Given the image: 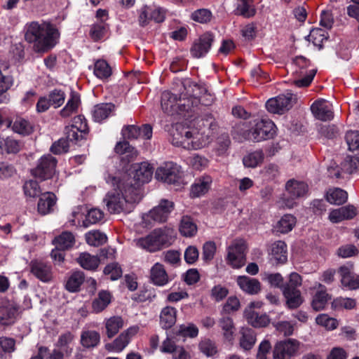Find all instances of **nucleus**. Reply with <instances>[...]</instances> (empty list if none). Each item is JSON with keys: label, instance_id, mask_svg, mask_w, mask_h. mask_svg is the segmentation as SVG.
I'll return each mask as SVG.
<instances>
[{"label": "nucleus", "instance_id": "nucleus-1", "mask_svg": "<svg viewBox=\"0 0 359 359\" xmlns=\"http://www.w3.org/2000/svg\"><path fill=\"white\" fill-rule=\"evenodd\" d=\"M107 184L114 187L104 198L110 213H129L133 211L137 201V190L131 184L121 183L116 177L108 174L105 177Z\"/></svg>", "mask_w": 359, "mask_h": 359}, {"label": "nucleus", "instance_id": "nucleus-2", "mask_svg": "<svg viewBox=\"0 0 359 359\" xmlns=\"http://www.w3.org/2000/svg\"><path fill=\"white\" fill-rule=\"evenodd\" d=\"M24 30L25 41L33 44V49L36 53H46L52 49L60 36L55 27L44 22H27Z\"/></svg>", "mask_w": 359, "mask_h": 359}, {"label": "nucleus", "instance_id": "nucleus-3", "mask_svg": "<svg viewBox=\"0 0 359 359\" xmlns=\"http://www.w3.org/2000/svg\"><path fill=\"white\" fill-rule=\"evenodd\" d=\"M89 132L87 121L82 115L75 116L71 123L65 128L66 139L61 138L54 142L50 147V151L54 154L66 153L69 149V142L76 143L85 139Z\"/></svg>", "mask_w": 359, "mask_h": 359}, {"label": "nucleus", "instance_id": "nucleus-4", "mask_svg": "<svg viewBox=\"0 0 359 359\" xmlns=\"http://www.w3.org/2000/svg\"><path fill=\"white\" fill-rule=\"evenodd\" d=\"M171 143L186 149H199L206 144V140L198 132L192 131L182 124H176L171 132Z\"/></svg>", "mask_w": 359, "mask_h": 359}, {"label": "nucleus", "instance_id": "nucleus-5", "mask_svg": "<svg viewBox=\"0 0 359 359\" xmlns=\"http://www.w3.org/2000/svg\"><path fill=\"white\" fill-rule=\"evenodd\" d=\"M244 123L240 124L238 128L233 129V133H240L238 140L242 139L261 142L272 138L275 133V124L269 119H261L257 121L251 130H243Z\"/></svg>", "mask_w": 359, "mask_h": 359}, {"label": "nucleus", "instance_id": "nucleus-6", "mask_svg": "<svg viewBox=\"0 0 359 359\" xmlns=\"http://www.w3.org/2000/svg\"><path fill=\"white\" fill-rule=\"evenodd\" d=\"M301 285V276L297 273L292 272L289 276L288 282L283 287V294L286 299V305L290 309L299 307L304 302L301 292L298 289Z\"/></svg>", "mask_w": 359, "mask_h": 359}, {"label": "nucleus", "instance_id": "nucleus-7", "mask_svg": "<svg viewBox=\"0 0 359 359\" xmlns=\"http://www.w3.org/2000/svg\"><path fill=\"white\" fill-rule=\"evenodd\" d=\"M174 209V203L167 199L161 200L159 204L142 216L144 226L153 225L152 222H165Z\"/></svg>", "mask_w": 359, "mask_h": 359}, {"label": "nucleus", "instance_id": "nucleus-8", "mask_svg": "<svg viewBox=\"0 0 359 359\" xmlns=\"http://www.w3.org/2000/svg\"><path fill=\"white\" fill-rule=\"evenodd\" d=\"M155 177L158 181L179 186L182 182L181 167L173 162H166L156 170Z\"/></svg>", "mask_w": 359, "mask_h": 359}, {"label": "nucleus", "instance_id": "nucleus-9", "mask_svg": "<svg viewBox=\"0 0 359 359\" xmlns=\"http://www.w3.org/2000/svg\"><path fill=\"white\" fill-rule=\"evenodd\" d=\"M57 160L50 154L41 156L36 164V166L32 170V174L36 178L46 180L51 178L55 172Z\"/></svg>", "mask_w": 359, "mask_h": 359}, {"label": "nucleus", "instance_id": "nucleus-10", "mask_svg": "<svg viewBox=\"0 0 359 359\" xmlns=\"http://www.w3.org/2000/svg\"><path fill=\"white\" fill-rule=\"evenodd\" d=\"M293 102V95L291 93H287L268 100L266 102V108L271 113L281 114L291 109Z\"/></svg>", "mask_w": 359, "mask_h": 359}, {"label": "nucleus", "instance_id": "nucleus-11", "mask_svg": "<svg viewBox=\"0 0 359 359\" xmlns=\"http://www.w3.org/2000/svg\"><path fill=\"white\" fill-rule=\"evenodd\" d=\"M245 245L242 240H236L228 248L227 261L233 268L239 269L245 264Z\"/></svg>", "mask_w": 359, "mask_h": 359}, {"label": "nucleus", "instance_id": "nucleus-12", "mask_svg": "<svg viewBox=\"0 0 359 359\" xmlns=\"http://www.w3.org/2000/svg\"><path fill=\"white\" fill-rule=\"evenodd\" d=\"M299 347V342L294 339H288L278 342L273 350V359H290L294 355Z\"/></svg>", "mask_w": 359, "mask_h": 359}, {"label": "nucleus", "instance_id": "nucleus-13", "mask_svg": "<svg viewBox=\"0 0 359 359\" xmlns=\"http://www.w3.org/2000/svg\"><path fill=\"white\" fill-rule=\"evenodd\" d=\"M214 41V36L210 32L202 34L196 40L190 50L191 55L195 58L204 57L210 50Z\"/></svg>", "mask_w": 359, "mask_h": 359}, {"label": "nucleus", "instance_id": "nucleus-14", "mask_svg": "<svg viewBox=\"0 0 359 359\" xmlns=\"http://www.w3.org/2000/svg\"><path fill=\"white\" fill-rule=\"evenodd\" d=\"M19 307L14 302H6L0 306V325L14 324L19 315Z\"/></svg>", "mask_w": 359, "mask_h": 359}, {"label": "nucleus", "instance_id": "nucleus-15", "mask_svg": "<svg viewBox=\"0 0 359 359\" xmlns=\"http://www.w3.org/2000/svg\"><path fill=\"white\" fill-rule=\"evenodd\" d=\"M338 273L344 287L351 290L359 288V275L354 273L351 267L341 266L339 267Z\"/></svg>", "mask_w": 359, "mask_h": 359}, {"label": "nucleus", "instance_id": "nucleus-16", "mask_svg": "<svg viewBox=\"0 0 359 359\" xmlns=\"http://www.w3.org/2000/svg\"><path fill=\"white\" fill-rule=\"evenodd\" d=\"M313 116L323 121H330L334 117L332 105L324 100L314 102L311 106Z\"/></svg>", "mask_w": 359, "mask_h": 359}, {"label": "nucleus", "instance_id": "nucleus-17", "mask_svg": "<svg viewBox=\"0 0 359 359\" xmlns=\"http://www.w3.org/2000/svg\"><path fill=\"white\" fill-rule=\"evenodd\" d=\"M255 303H251L244 311L245 317L249 324L254 327H266L270 323V319L266 313H260L254 310Z\"/></svg>", "mask_w": 359, "mask_h": 359}, {"label": "nucleus", "instance_id": "nucleus-18", "mask_svg": "<svg viewBox=\"0 0 359 359\" xmlns=\"http://www.w3.org/2000/svg\"><path fill=\"white\" fill-rule=\"evenodd\" d=\"M31 273L42 282L48 283L53 278L50 265L40 260H32L30 262Z\"/></svg>", "mask_w": 359, "mask_h": 359}, {"label": "nucleus", "instance_id": "nucleus-19", "mask_svg": "<svg viewBox=\"0 0 359 359\" xmlns=\"http://www.w3.org/2000/svg\"><path fill=\"white\" fill-rule=\"evenodd\" d=\"M152 232L160 249L163 246L171 245L176 238V233L174 229L168 226L156 229Z\"/></svg>", "mask_w": 359, "mask_h": 359}, {"label": "nucleus", "instance_id": "nucleus-20", "mask_svg": "<svg viewBox=\"0 0 359 359\" xmlns=\"http://www.w3.org/2000/svg\"><path fill=\"white\" fill-rule=\"evenodd\" d=\"M56 203V196L51 192H46L41 194L38 205V212L41 215H46L53 210Z\"/></svg>", "mask_w": 359, "mask_h": 359}, {"label": "nucleus", "instance_id": "nucleus-21", "mask_svg": "<svg viewBox=\"0 0 359 359\" xmlns=\"http://www.w3.org/2000/svg\"><path fill=\"white\" fill-rule=\"evenodd\" d=\"M236 282L240 288L249 294H257L261 290L260 283L255 278L246 276H238Z\"/></svg>", "mask_w": 359, "mask_h": 359}, {"label": "nucleus", "instance_id": "nucleus-22", "mask_svg": "<svg viewBox=\"0 0 359 359\" xmlns=\"http://www.w3.org/2000/svg\"><path fill=\"white\" fill-rule=\"evenodd\" d=\"M287 194L292 198H297L304 196L307 191L308 186L303 182L295 180H290L285 184Z\"/></svg>", "mask_w": 359, "mask_h": 359}, {"label": "nucleus", "instance_id": "nucleus-23", "mask_svg": "<svg viewBox=\"0 0 359 359\" xmlns=\"http://www.w3.org/2000/svg\"><path fill=\"white\" fill-rule=\"evenodd\" d=\"M151 282L158 286H163L168 283L169 277L163 266L160 263H156L150 270Z\"/></svg>", "mask_w": 359, "mask_h": 359}, {"label": "nucleus", "instance_id": "nucleus-24", "mask_svg": "<svg viewBox=\"0 0 359 359\" xmlns=\"http://www.w3.org/2000/svg\"><path fill=\"white\" fill-rule=\"evenodd\" d=\"M254 0H236L234 13L245 18H250L256 14Z\"/></svg>", "mask_w": 359, "mask_h": 359}, {"label": "nucleus", "instance_id": "nucleus-25", "mask_svg": "<svg viewBox=\"0 0 359 359\" xmlns=\"http://www.w3.org/2000/svg\"><path fill=\"white\" fill-rule=\"evenodd\" d=\"M177 309L167 306L160 313V325L164 330L171 328L176 323Z\"/></svg>", "mask_w": 359, "mask_h": 359}, {"label": "nucleus", "instance_id": "nucleus-26", "mask_svg": "<svg viewBox=\"0 0 359 359\" xmlns=\"http://www.w3.org/2000/svg\"><path fill=\"white\" fill-rule=\"evenodd\" d=\"M270 255L271 259H274L277 264L285 263L287 260V251L285 242L278 241L272 244Z\"/></svg>", "mask_w": 359, "mask_h": 359}, {"label": "nucleus", "instance_id": "nucleus-27", "mask_svg": "<svg viewBox=\"0 0 359 359\" xmlns=\"http://www.w3.org/2000/svg\"><path fill=\"white\" fill-rule=\"evenodd\" d=\"M115 106L111 103H101L95 105L92 111L93 118L100 123L107 118L114 110Z\"/></svg>", "mask_w": 359, "mask_h": 359}, {"label": "nucleus", "instance_id": "nucleus-28", "mask_svg": "<svg viewBox=\"0 0 359 359\" xmlns=\"http://www.w3.org/2000/svg\"><path fill=\"white\" fill-rule=\"evenodd\" d=\"M133 242L137 247L149 252H154L161 250L152 231L147 236L135 239Z\"/></svg>", "mask_w": 359, "mask_h": 359}, {"label": "nucleus", "instance_id": "nucleus-29", "mask_svg": "<svg viewBox=\"0 0 359 359\" xmlns=\"http://www.w3.org/2000/svg\"><path fill=\"white\" fill-rule=\"evenodd\" d=\"M153 168L147 162H142L135 168L134 178L139 183H147L152 177Z\"/></svg>", "mask_w": 359, "mask_h": 359}, {"label": "nucleus", "instance_id": "nucleus-30", "mask_svg": "<svg viewBox=\"0 0 359 359\" xmlns=\"http://www.w3.org/2000/svg\"><path fill=\"white\" fill-rule=\"evenodd\" d=\"M79 265L86 270L95 271L98 267L100 260L97 256L88 252H82L76 259Z\"/></svg>", "mask_w": 359, "mask_h": 359}, {"label": "nucleus", "instance_id": "nucleus-31", "mask_svg": "<svg viewBox=\"0 0 359 359\" xmlns=\"http://www.w3.org/2000/svg\"><path fill=\"white\" fill-rule=\"evenodd\" d=\"M111 295L109 292L101 290L99 292L97 297L92 303V309L94 313H98L104 310L111 303Z\"/></svg>", "mask_w": 359, "mask_h": 359}, {"label": "nucleus", "instance_id": "nucleus-32", "mask_svg": "<svg viewBox=\"0 0 359 359\" xmlns=\"http://www.w3.org/2000/svg\"><path fill=\"white\" fill-rule=\"evenodd\" d=\"M212 182L210 176H204L196 180L191 186V194L193 197H199L205 194L210 189Z\"/></svg>", "mask_w": 359, "mask_h": 359}, {"label": "nucleus", "instance_id": "nucleus-33", "mask_svg": "<svg viewBox=\"0 0 359 359\" xmlns=\"http://www.w3.org/2000/svg\"><path fill=\"white\" fill-rule=\"evenodd\" d=\"M75 243V238L72 233L64 231L53 240L55 248L59 250H68Z\"/></svg>", "mask_w": 359, "mask_h": 359}, {"label": "nucleus", "instance_id": "nucleus-34", "mask_svg": "<svg viewBox=\"0 0 359 359\" xmlns=\"http://www.w3.org/2000/svg\"><path fill=\"white\" fill-rule=\"evenodd\" d=\"M80 103V96L75 92L71 93L70 98L66 105L60 110V114L62 117L67 118L75 113Z\"/></svg>", "mask_w": 359, "mask_h": 359}, {"label": "nucleus", "instance_id": "nucleus-35", "mask_svg": "<svg viewBox=\"0 0 359 359\" xmlns=\"http://www.w3.org/2000/svg\"><path fill=\"white\" fill-rule=\"evenodd\" d=\"M241 334L240 346L244 350H250L256 341L255 331L249 327H242Z\"/></svg>", "mask_w": 359, "mask_h": 359}, {"label": "nucleus", "instance_id": "nucleus-36", "mask_svg": "<svg viewBox=\"0 0 359 359\" xmlns=\"http://www.w3.org/2000/svg\"><path fill=\"white\" fill-rule=\"evenodd\" d=\"M124 321L121 316H114L105 321V327L107 335L109 338H112L123 327Z\"/></svg>", "mask_w": 359, "mask_h": 359}, {"label": "nucleus", "instance_id": "nucleus-37", "mask_svg": "<svg viewBox=\"0 0 359 359\" xmlns=\"http://www.w3.org/2000/svg\"><path fill=\"white\" fill-rule=\"evenodd\" d=\"M93 73L97 78L106 80L112 74V69L106 60H97L94 64Z\"/></svg>", "mask_w": 359, "mask_h": 359}, {"label": "nucleus", "instance_id": "nucleus-38", "mask_svg": "<svg viewBox=\"0 0 359 359\" xmlns=\"http://www.w3.org/2000/svg\"><path fill=\"white\" fill-rule=\"evenodd\" d=\"M100 341V334L95 330L83 331L81 335V343L86 348L95 347Z\"/></svg>", "mask_w": 359, "mask_h": 359}, {"label": "nucleus", "instance_id": "nucleus-39", "mask_svg": "<svg viewBox=\"0 0 359 359\" xmlns=\"http://www.w3.org/2000/svg\"><path fill=\"white\" fill-rule=\"evenodd\" d=\"M326 198L331 204L341 205L346 201L348 194L344 190L339 188H335L330 189L327 191Z\"/></svg>", "mask_w": 359, "mask_h": 359}, {"label": "nucleus", "instance_id": "nucleus-40", "mask_svg": "<svg viewBox=\"0 0 359 359\" xmlns=\"http://www.w3.org/2000/svg\"><path fill=\"white\" fill-rule=\"evenodd\" d=\"M180 231L185 237H192L197 232L196 224L189 216H184L180 222Z\"/></svg>", "mask_w": 359, "mask_h": 359}, {"label": "nucleus", "instance_id": "nucleus-41", "mask_svg": "<svg viewBox=\"0 0 359 359\" xmlns=\"http://www.w3.org/2000/svg\"><path fill=\"white\" fill-rule=\"evenodd\" d=\"M328 299V294L325 290V287L319 284V290L313 296L312 301V307L316 311H320L325 308Z\"/></svg>", "mask_w": 359, "mask_h": 359}, {"label": "nucleus", "instance_id": "nucleus-42", "mask_svg": "<svg viewBox=\"0 0 359 359\" xmlns=\"http://www.w3.org/2000/svg\"><path fill=\"white\" fill-rule=\"evenodd\" d=\"M13 130L22 135H29L33 131L32 123L22 117H17L13 121Z\"/></svg>", "mask_w": 359, "mask_h": 359}, {"label": "nucleus", "instance_id": "nucleus-43", "mask_svg": "<svg viewBox=\"0 0 359 359\" xmlns=\"http://www.w3.org/2000/svg\"><path fill=\"white\" fill-rule=\"evenodd\" d=\"M84 281V273L81 271H74L66 283V289L69 292H76Z\"/></svg>", "mask_w": 359, "mask_h": 359}, {"label": "nucleus", "instance_id": "nucleus-44", "mask_svg": "<svg viewBox=\"0 0 359 359\" xmlns=\"http://www.w3.org/2000/svg\"><path fill=\"white\" fill-rule=\"evenodd\" d=\"M296 224V218L292 215H285L278 221L276 229L281 233H287L290 231Z\"/></svg>", "mask_w": 359, "mask_h": 359}, {"label": "nucleus", "instance_id": "nucleus-45", "mask_svg": "<svg viewBox=\"0 0 359 359\" xmlns=\"http://www.w3.org/2000/svg\"><path fill=\"white\" fill-rule=\"evenodd\" d=\"M264 158V155L262 151H255L245 156L243 163L245 167L254 168L262 163Z\"/></svg>", "mask_w": 359, "mask_h": 359}, {"label": "nucleus", "instance_id": "nucleus-46", "mask_svg": "<svg viewBox=\"0 0 359 359\" xmlns=\"http://www.w3.org/2000/svg\"><path fill=\"white\" fill-rule=\"evenodd\" d=\"M219 326L223 331L225 339L231 340L235 330L233 320L229 316H224L219 319Z\"/></svg>", "mask_w": 359, "mask_h": 359}, {"label": "nucleus", "instance_id": "nucleus-47", "mask_svg": "<svg viewBox=\"0 0 359 359\" xmlns=\"http://www.w3.org/2000/svg\"><path fill=\"white\" fill-rule=\"evenodd\" d=\"M359 168V158L357 156H348L341 164V170L351 175Z\"/></svg>", "mask_w": 359, "mask_h": 359}, {"label": "nucleus", "instance_id": "nucleus-48", "mask_svg": "<svg viewBox=\"0 0 359 359\" xmlns=\"http://www.w3.org/2000/svg\"><path fill=\"white\" fill-rule=\"evenodd\" d=\"M86 240L90 245L99 246L105 243L107 238L100 231H90L86 234Z\"/></svg>", "mask_w": 359, "mask_h": 359}, {"label": "nucleus", "instance_id": "nucleus-49", "mask_svg": "<svg viewBox=\"0 0 359 359\" xmlns=\"http://www.w3.org/2000/svg\"><path fill=\"white\" fill-rule=\"evenodd\" d=\"M107 31V25L104 22L100 21L90 27L89 35L94 41H97L104 37Z\"/></svg>", "mask_w": 359, "mask_h": 359}, {"label": "nucleus", "instance_id": "nucleus-50", "mask_svg": "<svg viewBox=\"0 0 359 359\" xmlns=\"http://www.w3.org/2000/svg\"><path fill=\"white\" fill-rule=\"evenodd\" d=\"M103 273L105 276H108L111 280H116L122 276L123 271L117 262H113L107 264Z\"/></svg>", "mask_w": 359, "mask_h": 359}, {"label": "nucleus", "instance_id": "nucleus-51", "mask_svg": "<svg viewBox=\"0 0 359 359\" xmlns=\"http://www.w3.org/2000/svg\"><path fill=\"white\" fill-rule=\"evenodd\" d=\"M332 306L335 309H347L351 310L355 307V299L348 297H337L334 299Z\"/></svg>", "mask_w": 359, "mask_h": 359}, {"label": "nucleus", "instance_id": "nucleus-52", "mask_svg": "<svg viewBox=\"0 0 359 359\" xmlns=\"http://www.w3.org/2000/svg\"><path fill=\"white\" fill-rule=\"evenodd\" d=\"M198 348L201 352L208 357L213 356L217 353V348L215 342L209 339L201 340L198 344Z\"/></svg>", "mask_w": 359, "mask_h": 359}, {"label": "nucleus", "instance_id": "nucleus-53", "mask_svg": "<svg viewBox=\"0 0 359 359\" xmlns=\"http://www.w3.org/2000/svg\"><path fill=\"white\" fill-rule=\"evenodd\" d=\"M177 333L184 337L194 338L198 334V329L193 323L182 324L179 326Z\"/></svg>", "mask_w": 359, "mask_h": 359}, {"label": "nucleus", "instance_id": "nucleus-54", "mask_svg": "<svg viewBox=\"0 0 359 359\" xmlns=\"http://www.w3.org/2000/svg\"><path fill=\"white\" fill-rule=\"evenodd\" d=\"M24 193L27 196L36 197L40 196L41 194V188L38 182L35 180H29L23 186Z\"/></svg>", "mask_w": 359, "mask_h": 359}, {"label": "nucleus", "instance_id": "nucleus-55", "mask_svg": "<svg viewBox=\"0 0 359 359\" xmlns=\"http://www.w3.org/2000/svg\"><path fill=\"white\" fill-rule=\"evenodd\" d=\"M178 101L176 95H173L170 92H163L161 96V107L163 110L166 112L170 111Z\"/></svg>", "mask_w": 359, "mask_h": 359}, {"label": "nucleus", "instance_id": "nucleus-56", "mask_svg": "<svg viewBox=\"0 0 359 359\" xmlns=\"http://www.w3.org/2000/svg\"><path fill=\"white\" fill-rule=\"evenodd\" d=\"M103 212L97 208L90 210L83 221V226L88 227L90 224H96L103 218Z\"/></svg>", "mask_w": 359, "mask_h": 359}, {"label": "nucleus", "instance_id": "nucleus-57", "mask_svg": "<svg viewBox=\"0 0 359 359\" xmlns=\"http://www.w3.org/2000/svg\"><path fill=\"white\" fill-rule=\"evenodd\" d=\"M52 105L55 108H57L63 104L65 100L66 95L65 92L60 89H54L48 94Z\"/></svg>", "mask_w": 359, "mask_h": 359}, {"label": "nucleus", "instance_id": "nucleus-58", "mask_svg": "<svg viewBox=\"0 0 359 359\" xmlns=\"http://www.w3.org/2000/svg\"><path fill=\"white\" fill-rule=\"evenodd\" d=\"M0 144L8 154H16L20 150V142L12 137H7L3 142H0Z\"/></svg>", "mask_w": 359, "mask_h": 359}, {"label": "nucleus", "instance_id": "nucleus-59", "mask_svg": "<svg viewBox=\"0 0 359 359\" xmlns=\"http://www.w3.org/2000/svg\"><path fill=\"white\" fill-rule=\"evenodd\" d=\"M359 253L358 248L352 244L341 246L337 249V254L342 258H348L357 255Z\"/></svg>", "mask_w": 359, "mask_h": 359}, {"label": "nucleus", "instance_id": "nucleus-60", "mask_svg": "<svg viewBox=\"0 0 359 359\" xmlns=\"http://www.w3.org/2000/svg\"><path fill=\"white\" fill-rule=\"evenodd\" d=\"M346 140L351 151H359V131L348 132Z\"/></svg>", "mask_w": 359, "mask_h": 359}, {"label": "nucleus", "instance_id": "nucleus-61", "mask_svg": "<svg viewBox=\"0 0 359 359\" xmlns=\"http://www.w3.org/2000/svg\"><path fill=\"white\" fill-rule=\"evenodd\" d=\"M263 280L269 282L270 285L276 287L280 288L283 290V287L285 283H283V278L282 276L278 273H265Z\"/></svg>", "mask_w": 359, "mask_h": 359}, {"label": "nucleus", "instance_id": "nucleus-62", "mask_svg": "<svg viewBox=\"0 0 359 359\" xmlns=\"http://www.w3.org/2000/svg\"><path fill=\"white\" fill-rule=\"evenodd\" d=\"M114 150L118 154H127V157L132 158L135 154L134 148L126 141L118 142L115 146Z\"/></svg>", "mask_w": 359, "mask_h": 359}, {"label": "nucleus", "instance_id": "nucleus-63", "mask_svg": "<svg viewBox=\"0 0 359 359\" xmlns=\"http://www.w3.org/2000/svg\"><path fill=\"white\" fill-rule=\"evenodd\" d=\"M316 320L318 325H323L328 330H334L338 325L335 319L328 317L326 314L319 315Z\"/></svg>", "mask_w": 359, "mask_h": 359}, {"label": "nucleus", "instance_id": "nucleus-64", "mask_svg": "<svg viewBox=\"0 0 359 359\" xmlns=\"http://www.w3.org/2000/svg\"><path fill=\"white\" fill-rule=\"evenodd\" d=\"M130 337L123 332L113 341V348L116 352L122 351L129 344Z\"/></svg>", "mask_w": 359, "mask_h": 359}]
</instances>
